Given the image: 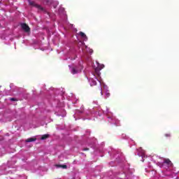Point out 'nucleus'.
Segmentation results:
<instances>
[{
	"label": "nucleus",
	"mask_w": 179,
	"mask_h": 179,
	"mask_svg": "<svg viewBox=\"0 0 179 179\" xmlns=\"http://www.w3.org/2000/svg\"><path fill=\"white\" fill-rule=\"evenodd\" d=\"M10 101H17L16 98H10Z\"/></svg>",
	"instance_id": "1a4fd4ad"
},
{
	"label": "nucleus",
	"mask_w": 179,
	"mask_h": 179,
	"mask_svg": "<svg viewBox=\"0 0 179 179\" xmlns=\"http://www.w3.org/2000/svg\"><path fill=\"white\" fill-rule=\"evenodd\" d=\"M0 141H1V138H0Z\"/></svg>",
	"instance_id": "dca6fc26"
},
{
	"label": "nucleus",
	"mask_w": 179,
	"mask_h": 179,
	"mask_svg": "<svg viewBox=\"0 0 179 179\" xmlns=\"http://www.w3.org/2000/svg\"><path fill=\"white\" fill-rule=\"evenodd\" d=\"M62 169H68L66 165H62Z\"/></svg>",
	"instance_id": "9b49d317"
},
{
	"label": "nucleus",
	"mask_w": 179,
	"mask_h": 179,
	"mask_svg": "<svg viewBox=\"0 0 179 179\" xmlns=\"http://www.w3.org/2000/svg\"><path fill=\"white\" fill-rule=\"evenodd\" d=\"M164 163H165V164H168V166H171V161L169 159H165Z\"/></svg>",
	"instance_id": "423d86ee"
},
{
	"label": "nucleus",
	"mask_w": 179,
	"mask_h": 179,
	"mask_svg": "<svg viewBox=\"0 0 179 179\" xmlns=\"http://www.w3.org/2000/svg\"><path fill=\"white\" fill-rule=\"evenodd\" d=\"M48 138H50V134H44V135H43V136H41V139L42 141H44V140H45V139Z\"/></svg>",
	"instance_id": "39448f33"
},
{
	"label": "nucleus",
	"mask_w": 179,
	"mask_h": 179,
	"mask_svg": "<svg viewBox=\"0 0 179 179\" xmlns=\"http://www.w3.org/2000/svg\"><path fill=\"white\" fill-rule=\"evenodd\" d=\"M28 2L31 6H37V4L34 1L28 0Z\"/></svg>",
	"instance_id": "0eeeda50"
},
{
	"label": "nucleus",
	"mask_w": 179,
	"mask_h": 179,
	"mask_svg": "<svg viewBox=\"0 0 179 179\" xmlns=\"http://www.w3.org/2000/svg\"><path fill=\"white\" fill-rule=\"evenodd\" d=\"M164 136H166V138H170V136H171V134H165Z\"/></svg>",
	"instance_id": "6e6552de"
},
{
	"label": "nucleus",
	"mask_w": 179,
	"mask_h": 179,
	"mask_svg": "<svg viewBox=\"0 0 179 179\" xmlns=\"http://www.w3.org/2000/svg\"><path fill=\"white\" fill-rule=\"evenodd\" d=\"M56 167H60V168H62V165H61V164H57V165H56Z\"/></svg>",
	"instance_id": "ddd939ff"
},
{
	"label": "nucleus",
	"mask_w": 179,
	"mask_h": 179,
	"mask_svg": "<svg viewBox=\"0 0 179 179\" xmlns=\"http://www.w3.org/2000/svg\"><path fill=\"white\" fill-rule=\"evenodd\" d=\"M71 73H73V75L79 73V69H78V67H76V66L73 67L72 70H71Z\"/></svg>",
	"instance_id": "7ed1b4c3"
},
{
	"label": "nucleus",
	"mask_w": 179,
	"mask_h": 179,
	"mask_svg": "<svg viewBox=\"0 0 179 179\" xmlns=\"http://www.w3.org/2000/svg\"><path fill=\"white\" fill-rule=\"evenodd\" d=\"M103 68H104V65H102V68H101V69H96V71H101V69H103Z\"/></svg>",
	"instance_id": "9d476101"
},
{
	"label": "nucleus",
	"mask_w": 179,
	"mask_h": 179,
	"mask_svg": "<svg viewBox=\"0 0 179 179\" xmlns=\"http://www.w3.org/2000/svg\"><path fill=\"white\" fill-rule=\"evenodd\" d=\"M79 35L80 36L81 38H84L85 41H87V36L85 33L80 31Z\"/></svg>",
	"instance_id": "f03ea898"
},
{
	"label": "nucleus",
	"mask_w": 179,
	"mask_h": 179,
	"mask_svg": "<svg viewBox=\"0 0 179 179\" xmlns=\"http://www.w3.org/2000/svg\"><path fill=\"white\" fill-rule=\"evenodd\" d=\"M106 97H110V93L109 92H106Z\"/></svg>",
	"instance_id": "f8f14e48"
},
{
	"label": "nucleus",
	"mask_w": 179,
	"mask_h": 179,
	"mask_svg": "<svg viewBox=\"0 0 179 179\" xmlns=\"http://www.w3.org/2000/svg\"><path fill=\"white\" fill-rule=\"evenodd\" d=\"M21 27L26 33H29V31H30V27H29L26 23H22L21 24Z\"/></svg>",
	"instance_id": "f257e3e1"
},
{
	"label": "nucleus",
	"mask_w": 179,
	"mask_h": 179,
	"mask_svg": "<svg viewBox=\"0 0 179 179\" xmlns=\"http://www.w3.org/2000/svg\"><path fill=\"white\" fill-rule=\"evenodd\" d=\"M83 150H84V151L89 150V148H83Z\"/></svg>",
	"instance_id": "4468645a"
},
{
	"label": "nucleus",
	"mask_w": 179,
	"mask_h": 179,
	"mask_svg": "<svg viewBox=\"0 0 179 179\" xmlns=\"http://www.w3.org/2000/svg\"><path fill=\"white\" fill-rule=\"evenodd\" d=\"M36 141H37V138L31 137V138L26 139L25 142H36Z\"/></svg>",
	"instance_id": "20e7f679"
},
{
	"label": "nucleus",
	"mask_w": 179,
	"mask_h": 179,
	"mask_svg": "<svg viewBox=\"0 0 179 179\" xmlns=\"http://www.w3.org/2000/svg\"><path fill=\"white\" fill-rule=\"evenodd\" d=\"M100 90H101V96H103V91H101V87H100Z\"/></svg>",
	"instance_id": "2eb2a0df"
}]
</instances>
